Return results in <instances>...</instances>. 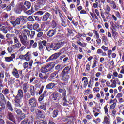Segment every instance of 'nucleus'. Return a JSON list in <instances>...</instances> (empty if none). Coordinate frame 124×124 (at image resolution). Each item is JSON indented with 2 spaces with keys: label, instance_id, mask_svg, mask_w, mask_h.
<instances>
[{
  "label": "nucleus",
  "instance_id": "nucleus-1",
  "mask_svg": "<svg viewBox=\"0 0 124 124\" xmlns=\"http://www.w3.org/2000/svg\"><path fill=\"white\" fill-rule=\"evenodd\" d=\"M70 70H71V66H66L59 75V77L64 83H68L69 79H70Z\"/></svg>",
  "mask_w": 124,
  "mask_h": 124
},
{
  "label": "nucleus",
  "instance_id": "nucleus-2",
  "mask_svg": "<svg viewBox=\"0 0 124 124\" xmlns=\"http://www.w3.org/2000/svg\"><path fill=\"white\" fill-rule=\"evenodd\" d=\"M19 38L20 39V42H21L22 44L25 47H28L29 46V47H31L33 48V49H35L36 47H37V43L34 42V40H31L30 42L29 41H27L28 39V37L26 35H20Z\"/></svg>",
  "mask_w": 124,
  "mask_h": 124
},
{
  "label": "nucleus",
  "instance_id": "nucleus-3",
  "mask_svg": "<svg viewBox=\"0 0 124 124\" xmlns=\"http://www.w3.org/2000/svg\"><path fill=\"white\" fill-rule=\"evenodd\" d=\"M66 50L65 48H63L61 49L59 52L55 53L50 56L48 59H47L46 62H50V61H54V60H57V58H59L60 56L62 55L65 53Z\"/></svg>",
  "mask_w": 124,
  "mask_h": 124
},
{
  "label": "nucleus",
  "instance_id": "nucleus-4",
  "mask_svg": "<svg viewBox=\"0 0 124 124\" xmlns=\"http://www.w3.org/2000/svg\"><path fill=\"white\" fill-rule=\"evenodd\" d=\"M20 6L24 11H27L28 9H30V8H31V4L29 1H25L24 2H22L20 3Z\"/></svg>",
  "mask_w": 124,
  "mask_h": 124
},
{
  "label": "nucleus",
  "instance_id": "nucleus-5",
  "mask_svg": "<svg viewBox=\"0 0 124 124\" xmlns=\"http://www.w3.org/2000/svg\"><path fill=\"white\" fill-rule=\"evenodd\" d=\"M46 3V0H37L35 2L34 7L36 8V9H40Z\"/></svg>",
  "mask_w": 124,
  "mask_h": 124
},
{
  "label": "nucleus",
  "instance_id": "nucleus-6",
  "mask_svg": "<svg viewBox=\"0 0 124 124\" xmlns=\"http://www.w3.org/2000/svg\"><path fill=\"white\" fill-rule=\"evenodd\" d=\"M57 31H60V28L59 27H56L54 29L49 30L47 33V35L48 37H53L57 33Z\"/></svg>",
  "mask_w": 124,
  "mask_h": 124
},
{
  "label": "nucleus",
  "instance_id": "nucleus-7",
  "mask_svg": "<svg viewBox=\"0 0 124 124\" xmlns=\"http://www.w3.org/2000/svg\"><path fill=\"white\" fill-rule=\"evenodd\" d=\"M38 49L40 52L44 51V46H47V41L43 40L38 42Z\"/></svg>",
  "mask_w": 124,
  "mask_h": 124
},
{
  "label": "nucleus",
  "instance_id": "nucleus-8",
  "mask_svg": "<svg viewBox=\"0 0 124 124\" xmlns=\"http://www.w3.org/2000/svg\"><path fill=\"white\" fill-rule=\"evenodd\" d=\"M21 21L23 23H27V17L23 16H20L19 17L16 18V25H20Z\"/></svg>",
  "mask_w": 124,
  "mask_h": 124
},
{
  "label": "nucleus",
  "instance_id": "nucleus-9",
  "mask_svg": "<svg viewBox=\"0 0 124 124\" xmlns=\"http://www.w3.org/2000/svg\"><path fill=\"white\" fill-rule=\"evenodd\" d=\"M22 71H18V70L16 68H14L12 71V74L14 77L16 78L17 79H19L20 78V74H22Z\"/></svg>",
  "mask_w": 124,
  "mask_h": 124
},
{
  "label": "nucleus",
  "instance_id": "nucleus-10",
  "mask_svg": "<svg viewBox=\"0 0 124 124\" xmlns=\"http://www.w3.org/2000/svg\"><path fill=\"white\" fill-rule=\"evenodd\" d=\"M6 118L7 119H8V120H9V121L13 122L14 124H17V122L15 120V117H14V115H13V114L12 113L10 112H8L6 115Z\"/></svg>",
  "mask_w": 124,
  "mask_h": 124
},
{
  "label": "nucleus",
  "instance_id": "nucleus-11",
  "mask_svg": "<svg viewBox=\"0 0 124 124\" xmlns=\"http://www.w3.org/2000/svg\"><path fill=\"white\" fill-rule=\"evenodd\" d=\"M65 43H66L65 41L54 43V50H59V49L62 48V46H63Z\"/></svg>",
  "mask_w": 124,
  "mask_h": 124
},
{
  "label": "nucleus",
  "instance_id": "nucleus-12",
  "mask_svg": "<svg viewBox=\"0 0 124 124\" xmlns=\"http://www.w3.org/2000/svg\"><path fill=\"white\" fill-rule=\"evenodd\" d=\"M13 97L17 99H22V98L24 97V92H23V90L19 89L17 92V95H13Z\"/></svg>",
  "mask_w": 124,
  "mask_h": 124
},
{
  "label": "nucleus",
  "instance_id": "nucleus-13",
  "mask_svg": "<svg viewBox=\"0 0 124 124\" xmlns=\"http://www.w3.org/2000/svg\"><path fill=\"white\" fill-rule=\"evenodd\" d=\"M110 82L112 83V84L110 85L111 88H116L117 87V84L118 85V86L121 85V82L118 78H116L115 79H111Z\"/></svg>",
  "mask_w": 124,
  "mask_h": 124
},
{
  "label": "nucleus",
  "instance_id": "nucleus-14",
  "mask_svg": "<svg viewBox=\"0 0 124 124\" xmlns=\"http://www.w3.org/2000/svg\"><path fill=\"white\" fill-rule=\"evenodd\" d=\"M50 97L52 98V100L57 102L60 100V93L54 92L50 95Z\"/></svg>",
  "mask_w": 124,
  "mask_h": 124
},
{
  "label": "nucleus",
  "instance_id": "nucleus-15",
  "mask_svg": "<svg viewBox=\"0 0 124 124\" xmlns=\"http://www.w3.org/2000/svg\"><path fill=\"white\" fill-rule=\"evenodd\" d=\"M40 105L39 106V108L40 109H41L45 111H47V107L46 106H47V105H49L48 102L44 103V102H40Z\"/></svg>",
  "mask_w": 124,
  "mask_h": 124
},
{
  "label": "nucleus",
  "instance_id": "nucleus-16",
  "mask_svg": "<svg viewBox=\"0 0 124 124\" xmlns=\"http://www.w3.org/2000/svg\"><path fill=\"white\" fill-rule=\"evenodd\" d=\"M92 31L95 34L96 38L97 39L96 40L97 44L99 45V44L101 43V39L99 38V34L98 33V32L95 30H92Z\"/></svg>",
  "mask_w": 124,
  "mask_h": 124
},
{
  "label": "nucleus",
  "instance_id": "nucleus-17",
  "mask_svg": "<svg viewBox=\"0 0 124 124\" xmlns=\"http://www.w3.org/2000/svg\"><path fill=\"white\" fill-rule=\"evenodd\" d=\"M39 77L41 78V81L45 83L47 82V79H48V76L47 75L43 74V73L41 72L39 73Z\"/></svg>",
  "mask_w": 124,
  "mask_h": 124
},
{
  "label": "nucleus",
  "instance_id": "nucleus-18",
  "mask_svg": "<svg viewBox=\"0 0 124 124\" xmlns=\"http://www.w3.org/2000/svg\"><path fill=\"white\" fill-rule=\"evenodd\" d=\"M51 16V14L49 12H46L45 14L43 16L42 18V21L43 22H47L48 20L50 18V16Z\"/></svg>",
  "mask_w": 124,
  "mask_h": 124
},
{
  "label": "nucleus",
  "instance_id": "nucleus-19",
  "mask_svg": "<svg viewBox=\"0 0 124 124\" xmlns=\"http://www.w3.org/2000/svg\"><path fill=\"white\" fill-rule=\"evenodd\" d=\"M59 18L60 19L61 26L64 28H66L67 27V24H66V22H65V17H64L63 15L59 16Z\"/></svg>",
  "mask_w": 124,
  "mask_h": 124
},
{
  "label": "nucleus",
  "instance_id": "nucleus-20",
  "mask_svg": "<svg viewBox=\"0 0 124 124\" xmlns=\"http://www.w3.org/2000/svg\"><path fill=\"white\" fill-rule=\"evenodd\" d=\"M37 10H38V9H36V8L33 5L31 6V9L28 11H27L26 13L28 15H31V14H33V13H34V12Z\"/></svg>",
  "mask_w": 124,
  "mask_h": 124
},
{
  "label": "nucleus",
  "instance_id": "nucleus-21",
  "mask_svg": "<svg viewBox=\"0 0 124 124\" xmlns=\"http://www.w3.org/2000/svg\"><path fill=\"white\" fill-rule=\"evenodd\" d=\"M37 10H38V9H36V8L33 5L31 6V9L28 11H27L26 13L28 15H31V14H33V13H34V12Z\"/></svg>",
  "mask_w": 124,
  "mask_h": 124
},
{
  "label": "nucleus",
  "instance_id": "nucleus-22",
  "mask_svg": "<svg viewBox=\"0 0 124 124\" xmlns=\"http://www.w3.org/2000/svg\"><path fill=\"white\" fill-rule=\"evenodd\" d=\"M37 10H38V9H36V8L33 5L31 6V9L28 11H27L26 13L28 15H31V14H33V13H34V12Z\"/></svg>",
  "mask_w": 124,
  "mask_h": 124
},
{
  "label": "nucleus",
  "instance_id": "nucleus-23",
  "mask_svg": "<svg viewBox=\"0 0 124 124\" xmlns=\"http://www.w3.org/2000/svg\"><path fill=\"white\" fill-rule=\"evenodd\" d=\"M28 103L31 106L36 107V99L35 97L31 98L28 101Z\"/></svg>",
  "mask_w": 124,
  "mask_h": 124
},
{
  "label": "nucleus",
  "instance_id": "nucleus-24",
  "mask_svg": "<svg viewBox=\"0 0 124 124\" xmlns=\"http://www.w3.org/2000/svg\"><path fill=\"white\" fill-rule=\"evenodd\" d=\"M58 93H62V97H65L66 96V90L65 89L59 88L58 90Z\"/></svg>",
  "mask_w": 124,
  "mask_h": 124
},
{
  "label": "nucleus",
  "instance_id": "nucleus-25",
  "mask_svg": "<svg viewBox=\"0 0 124 124\" xmlns=\"http://www.w3.org/2000/svg\"><path fill=\"white\" fill-rule=\"evenodd\" d=\"M22 89L24 93H26L28 92L29 90V83L25 82L22 85Z\"/></svg>",
  "mask_w": 124,
  "mask_h": 124
},
{
  "label": "nucleus",
  "instance_id": "nucleus-26",
  "mask_svg": "<svg viewBox=\"0 0 124 124\" xmlns=\"http://www.w3.org/2000/svg\"><path fill=\"white\" fill-rule=\"evenodd\" d=\"M23 9L20 6H16L14 9V11L16 12L17 14H20L22 12Z\"/></svg>",
  "mask_w": 124,
  "mask_h": 124
},
{
  "label": "nucleus",
  "instance_id": "nucleus-27",
  "mask_svg": "<svg viewBox=\"0 0 124 124\" xmlns=\"http://www.w3.org/2000/svg\"><path fill=\"white\" fill-rule=\"evenodd\" d=\"M104 110L105 115H107V117L110 118V115L108 113V111H109V105L108 104L104 107Z\"/></svg>",
  "mask_w": 124,
  "mask_h": 124
},
{
  "label": "nucleus",
  "instance_id": "nucleus-28",
  "mask_svg": "<svg viewBox=\"0 0 124 124\" xmlns=\"http://www.w3.org/2000/svg\"><path fill=\"white\" fill-rule=\"evenodd\" d=\"M30 92L31 95H32V96H34V95H35V89L33 85H31L30 86Z\"/></svg>",
  "mask_w": 124,
  "mask_h": 124
},
{
  "label": "nucleus",
  "instance_id": "nucleus-29",
  "mask_svg": "<svg viewBox=\"0 0 124 124\" xmlns=\"http://www.w3.org/2000/svg\"><path fill=\"white\" fill-rule=\"evenodd\" d=\"M15 6V4L14 3V1H12L9 5L6 6V10L7 11H10L11 10V7L13 8Z\"/></svg>",
  "mask_w": 124,
  "mask_h": 124
},
{
  "label": "nucleus",
  "instance_id": "nucleus-30",
  "mask_svg": "<svg viewBox=\"0 0 124 124\" xmlns=\"http://www.w3.org/2000/svg\"><path fill=\"white\" fill-rule=\"evenodd\" d=\"M14 101L15 102V107H21V104H20V102H21V99L15 98Z\"/></svg>",
  "mask_w": 124,
  "mask_h": 124
},
{
  "label": "nucleus",
  "instance_id": "nucleus-31",
  "mask_svg": "<svg viewBox=\"0 0 124 124\" xmlns=\"http://www.w3.org/2000/svg\"><path fill=\"white\" fill-rule=\"evenodd\" d=\"M21 46H22V44H21V43H16V44L12 46V48L14 49V50L16 49H20V48H21Z\"/></svg>",
  "mask_w": 124,
  "mask_h": 124
},
{
  "label": "nucleus",
  "instance_id": "nucleus-32",
  "mask_svg": "<svg viewBox=\"0 0 124 124\" xmlns=\"http://www.w3.org/2000/svg\"><path fill=\"white\" fill-rule=\"evenodd\" d=\"M82 81H84V88H87L88 84H89V80H88V78L86 77H83L82 78Z\"/></svg>",
  "mask_w": 124,
  "mask_h": 124
},
{
  "label": "nucleus",
  "instance_id": "nucleus-33",
  "mask_svg": "<svg viewBox=\"0 0 124 124\" xmlns=\"http://www.w3.org/2000/svg\"><path fill=\"white\" fill-rule=\"evenodd\" d=\"M5 104L8 110L12 112V111H13V108H12L11 103L9 101H8L7 102H6Z\"/></svg>",
  "mask_w": 124,
  "mask_h": 124
},
{
  "label": "nucleus",
  "instance_id": "nucleus-34",
  "mask_svg": "<svg viewBox=\"0 0 124 124\" xmlns=\"http://www.w3.org/2000/svg\"><path fill=\"white\" fill-rule=\"evenodd\" d=\"M25 61L27 62H29L31 59V52L28 51L27 52L26 54H25Z\"/></svg>",
  "mask_w": 124,
  "mask_h": 124
},
{
  "label": "nucleus",
  "instance_id": "nucleus-35",
  "mask_svg": "<svg viewBox=\"0 0 124 124\" xmlns=\"http://www.w3.org/2000/svg\"><path fill=\"white\" fill-rule=\"evenodd\" d=\"M55 86H56V84L54 83H50L46 86V89H47V90H51L52 89H54V87Z\"/></svg>",
  "mask_w": 124,
  "mask_h": 124
},
{
  "label": "nucleus",
  "instance_id": "nucleus-36",
  "mask_svg": "<svg viewBox=\"0 0 124 124\" xmlns=\"http://www.w3.org/2000/svg\"><path fill=\"white\" fill-rule=\"evenodd\" d=\"M22 111L24 113H26L27 115H29L30 114V109H29V107H28L27 106H25L22 107Z\"/></svg>",
  "mask_w": 124,
  "mask_h": 124
},
{
  "label": "nucleus",
  "instance_id": "nucleus-37",
  "mask_svg": "<svg viewBox=\"0 0 124 124\" xmlns=\"http://www.w3.org/2000/svg\"><path fill=\"white\" fill-rule=\"evenodd\" d=\"M59 73V71H55L53 73H51L49 76L50 79H56V76L57 74Z\"/></svg>",
  "mask_w": 124,
  "mask_h": 124
},
{
  "label": "nucleus",
  "instance_id": "nucleus-38",
  "mask_svg": "<svg viewBox=\"0 0 124 124\" xmlns=\"http://www.w3.org/2000/svg\"><path fill=\"white\" fill-rule=\"evenodd\" d=\"M2 93L5 96L8 95V94H9V93H10L9 89L7 88H3L2 90Z\"/></svg>",
  "mask_w": 124,
  "mask_h": 124
},
{
  "label": "nucleus",
  "instance_id": "nucleus-39",
  "mask_svg": "<svg viewBox=\"0 0 124 124\" xmlns=\"http://www.w3.org/2000/svg\"><path fill=\"white\" fill-rule=\"evenodd\" d=\"M58 115H59V110L58 109H55L53 110L51 114L52 118H57V117H58Z\"/></svg>",
  "mask_w": 124,
  "mask_h": 124
},
{
  "label": "nucleus",
  "instance_id": "nucleus-40",
  "mask_svg": "<svg viewBox=\"0 0 124 124\" xmlns=\"http://www.w3.org/2000/svg\"><path fill=\"white\" fill-rule=\"evenodd\" d=\"M19 115H20V116L18 118V121H22V120H24L25 118L27 117L26 116V113H24L23 112Z\"/></svg>",
  "mask_w": 124,
  "mask_h": 124
},
{
  "label": "nucleus",
  "instance_id": "nucleus-41",
  "mask_svg": "<svg viewBox=\"0 0 124 124\" xmlns=\"http://www.w3.org/2000/svg\"><path fill=\"white\" fill-rule=\"evenodd\" d=\"M65 57H66V55H61L59 59L56 60V62L57 63H62V59H64V58H65Z\"/></svg>",
  "mask_w": 124,
  "mask_h": 124
},
{
  "label": "nucleus",
  "instance_id": "nucleus-42",
  "mask_svg": "<svg viewBox=\"0 0 124 124\" xmlns=\"http://www.w3.org/2000/svg\"><path fill=\"white\" fill-rule=\"evenodd\" d=\"M49 71H50V69H47L45 66L42 67L41 69V72L42 73L45 74L46 72H49Z\"/></svg>",
  "mask_w": 124,
  "mask_h": 124
},
{
  "label": "nucleus",
  "instance_id": "nucleus-43",
  "mask_svg": "<svg viewBox=\"0 0 124 124\" xmlns=\"http://www.w3.org/2000/svg\"><path fill=\"white\" fill-rule=\"evenodd\" d=\"M112 37L114 38V39H117V38H118V32L114 31L113 29H112Z\"/></svg>",
  "mask_w": 124,
  "mask_h": 124
},
{
  "label": "nucleus",
  "instance_id": "nucleus-44",
  "mask_svg": "<svg viewBox=\"0 0 124 124\" xmlns=\"http://www.w3.org/2000/svg\"><path fill=\"white\" fill-rule=\"evenodd\" d=\"M109 117H107V116L105 115V117L104 118V124H110V121H109Z\"/></svg>",
  "mask_w": 124,
  "mask_h": 124
},
{
  "label": "nucleus",
  "instance_id": "nucleus-45",
  "mask_svg": "<svg viewBox=\"0 0 124 124\" xmlns=\"http://www.w3.org/2000/svg\"><path fill=\"white\" fill-rule=\"evenodd\" d=\"M29 122H28V124H33V122H34V116L33 115H31L29 118Z\"/></svg>",
  "mask_w": 124,
  "mask_h": 124
},
{
  "label": "nucleus",
  "instance_id": "nucleus-46",
  "mask_svg": "<svg viewBox=\"0 0 124 124\" xmlns=\"http://www.w3.org/2000/svg\"><path fill=\"white\" fill-rule=\"evenodd\" d=\"M54 8L55 9H53V10H54L55 14L58 15V14H59V11H60L61 10H60V8H59L58 6H55Z\"/></svg>",
  "mask_w": 124,
  "mask_h": 124
},
{
  "label": "nucleus",
  "instance_id": "nucleus-47",
  "mask_svg": "<svg viewBox=\"0 0 124 124\" xmlns=\"http://www.w3.org/2000/svg\"><path fill=\"white\" fill-rule=\"evenodd\" d=\"M4 96V94H3V93H0V98L2 100V101H4L5 103H6V99H5V96Z\"/></svg>",
  "mask_w": 124,
  "mask_h": 124
},
{
  "label": "nucleus",
  "instance_id": "nucleus-48",
  "mask_svg": "<svg viewBox=\"0 0 124 124\" xmlns=\"http://www.w3.org/2000/svg\"><path fill=\"white\" fill-rule=\"evenodd\" d=\"M51 27L52 29H56V28H58L57 27V22L54 20H53L51 22Z\"/></svg>",
  "mask_w": 124,
  "mask_h": 124
},
{
  "label": "nucleus",
  "instance_id": "nucleus-49",
  "mask_svg": "<svg viewBox=\"0 0 124 124\" xmlns=\"http://www.w3.org/2000/svg\"><path fill=\"white\" fill-rule=\"evenodd\" d=\"M37 116L39 118H44V115L42 113V111L41 110H38L37 112Z\"/></svg>",
  "mask_w": 124,
  "mask_h": 124
},
{
  "label": "nucleus",
  "instance_id": "nucleus-50",
  "mask_svg": "<svg viewBox=\"0 0 124 124\" xmlns=\"http://www.w3.org/2000/svg\"><path fill=\"white\" fill-rule=\"evenodd\" d=\"M26 20H28L29 22H34V17L33 16H30L28 18L26 17Z\"/></svg>",
  "mask_w": 124,
  "mask_h": 124
},
{
  "label": "nucleus",
  "instance_id": "nucleus-51",
  "mask_svg": "<svg viewBox=\"0 0 124 124\" xmlns=\"http://www.w3.org/2000/svg\"><path fill=\"white\" fill-rule=\"evenodd\" d=\"M77 43L78 44V45H80V46H82V47H86L87 46V43H83L81 42V41H77Z\"/></svg>",
  "mask_w": 124,
  "mask_h": 124
},
{
  "label": "nucleus",
  "instance_id": "nucleus-52",
  "mask_svg": "<svg viewBox=\"0 0 124 124\" xmlns=\"http://www.w3.org/2000/svg\"><path fill=\"white\" fill-rule=\"evenodd\" d=\"M110 12H111V8L110 7V6L107 5L106 7V11L105 13H108Z\"/></svg>",
  "mask_w": 124,
  "mask_h": 124
},
{
  "label": "nucleus",
  "instance_id": "nucleus-53",
  "mask_svg": "<svg viewBox=\"0 0 124 124\" xmlns=\"http://www.w3.org/2000/svg\"><path fill=\"white\" fill-rule=\"evenodd\" d=\"M33 63V60H31L29 62L28 65L29 67H28V69H31V66H32V64Z\"/></svg>",
  "mask_w": 124,
  "mask_h": 124
},
{
  "label": "nucleus",
  "instance_id": "nucleus-54",
  "mask_svg": "<svg viewBox=\"0 0 124 124\" xmlns=\"http://www.w3.org/2000/svg\"><path fill=\"white\" fill-rule=\"evenodd\" d=\"M37 124H48L46 122L42 120H38L37 121Z\"/></svg>",
  "mask_w": 124,
  "mask_h": 124
},
{
  "label": "nucleus",
  "instance_id": "nucleus-55",
  "mask_svg": "<svg viewBox=\"0 0 124 124\" xmlns=\"http://www.w3.org/2000/svg\"><path fill=\"white\" fill-rule=\"evenodd\" d=\"M15 111L16 113L17 114V115H21V114L23 113V111H22V110L18 108H15Z\"/></svg>",
  "mask_w": 124,
  "mask_h": 124
},
{
  "label": "nucleus",
  "instance_id": "nucleus-56",
  "mask_svg": "<svg viewBox=\"0 0 124 124\" xmlns=\"http://www.w3.org/2000/svg\"><path fill=\"white\" fill-rule=\"evenodd\" d=\"M36 15H38V16H42V15H43L44 14V12L42 11H38L35 13Z\"/></svg>",
  "mask_w": 124,
  "mask_h": 124
},
{
  "label": "nucleus",
  "instance_id": "nucleus-57",
  "mask_svg": "<svg viewBox=\"0 0 124 124\" xmlns=\"http://www.w3.org/2000/svg\"><path fill=\"white\" fill-rule=\"evenodd\" d=\"M13 60H12L11 58L10 57H5V61L6 62H12Z\"/></svg>",
  "mask_w": 124,
  "mask_h": 124
},
{
  "label": "nucleus",
  "instance_id": "nucleus-58",
  "mask_svg": "<svg viewBox=\"0 0 124 124\" xmlns=\"http://www.w3.org/2000/svg\"><path fill=\"white\" fill-rule=\"evenodd\" d=\"M110 4H113L111 6V7H112L113 9H117V5H116V3L115 2V1H113V2L110 3Z\"/></svg>",
  "mask_w": 124,
  "mask_h": 124
},
{
  "label": "nucleus",
  "instance_id": "nucleus-59",
  "mask_svg": "<svg viewBox=\"0 0 124 124\" xmlns=\"http://www.w3.org/2000/svg\"><path fill=\"white\" fill-rule=\"evenodd\" d=\"M15 36H16L15 34H9V33H7L6 34V37L7 38H10L11 37H14Z\"/></svg>",
  "mask_w": 124,
  "mask_h": 124
},
{
  "label": "nucleus",
  "instance_id": "nucleus-60",
  "mask_svg": "<svg viewBox=\"0 0 124 124\" xmlns=\"http://www.w3.org/2000/svg\"><path fill=\"white\" fill-rule=\"evenodd\" d=\"M38 28H39V24L37 23H35V24H34L33 26V30H34V31H35V30H36L37 29H38Z\"/></svg>",
  "mask_w": 124,
  "mask_h": 124
},
{
  "label": "nucleus",
  "instance_id": "nucleus-61",
  "mask_svg": "<svg viewBox=\"0 0 124 124\" xmlns=\"http://www.w3.org/2000/svg\"><path fill=\"white\" fill-rule=\"evenodd\" d=\"M67 18L69 19V20H67L68 23H70V21H73L72 19H73V16H71V14H70V15H68L67 16Z\"/></svg>",
  "mask_w": 124,
  "mask_h": 124
},
{
  "label": "nucleus",
  "instance_id": "nucleus-62",
  "mask_svg": "<svg viewBox=\"0 0 124 124\" xmlns=\"http://www.w3.org/2000/svg\"><path fill=\"white\" fill-rule=\"evenodd\" d=\"M34 18H35V21H38V22H40L42 19V17H39L37 16H33Z\"/></svg>",
  "mask_w": 124,
  "mask_h": 124
},
{
  "label": "nucleus",
  "instance_id": "nucleus-63",
  "mask_svg": "<svg viewBox=\"0 0 124 124\" xmlns=\"http://www.w3.org/2000/svg\"><path fill=\"white\" fill-rule=\"evenodd\" d=\"M29 63L25 62L23 64V67L24 69H27L29 67Z\"/></svg>",
  "mask_w": 124,
  "mask_h": 124
},
{
  "label": "nucleus",
  "instance_id": "nucleus-64",
  "mask_svg": "<svg viewBox=\"0 0 124 124\" xmlns=\"http://www.w3.org/2000/svg\"><path fill=\"white\" fill-rule=\"evenodd\" d=\"M84 93H87V94H90V93H92V90L90 88H88L84 91Z\"/></svg>",
  "mask_w": 124,
  "mask_h": 124
}]
</instances>
